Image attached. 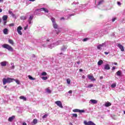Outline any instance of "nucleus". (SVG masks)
Here are the masks:
<instances>
[{"label": "nucleus", "mask_w": 125, "mask_h": 125, "mask_svg": "<svg viewBox=\"0 0 125 125\" xmlns=\"http://www.w3.org/2000/svg\"><path fill=\"white\" fill-rule=\"evenodd\" d=\"M53 26L54 28H55V29L58 28V25L57 23H53Z\"/></svg>", "instance_id": "nucleus-25"}, {"label": "nucleus", "mask_w": 125, "mask_h": 125, "mask_svg": "<svg viewBox=\"0 0 125 125\" xmlns=\"http://www.w3.org/2000/svg\"><path fill=\"white\" fill-rule=\"evenodd\" d=\"M13 81H15L14 79L8 78H3L2 80L3 84L5 85L6 83H10L13 82Z\"/></svg>", "instance_id": "nucleus-1"}, {"label": "nucleus", "mask_w": 125, "mask_h": 125, "mask_svg": "<svg viewBox=\"0 0 125 125\" xmlns=\"http://www.w3.org/2000/svg\"><path fill=\"white\" fill-rule=\"evenodd\" d=\"M2 12V9L0 8V13Z\"/></svg>", "instance_id": "nucleus-53"}, {"label": "nucleus", "mask_w": 125, "mask_h": 125, "mask_svg": "<svg viewBox=\"0 0 125 125\" xmlns=\"http://www.w3.org/2000/svg\"><path fill=\"white\" fill-rule=\"evenodd\" d=\"M55 18H51V21H52V22H53V23H55Z\"/></svg>", "instance_id": "nucleus-28"}, {"label": "nucleus", "mask_w": 125, "mask_h": 125, "mask_svg": "<svg viewBox=\"0 0 125 125\" xmlns=\"http://www.w3.org/2000/svg\"><path fill=\"white\" fill-rule=\"evenodd\" d=\"M28 78H29V80H36V78H34L30 75L28 76Z\"/></svg>", "instance_id": "nucleus-27"}, {"label": "nucleus", "mask_w": 125, "mask_h": 125, "mask_svg": "<svg viewBox=\"0 0 125 125\" xmlns=\"http://www.w3.org/2000/svg\"><path fill=\"white\" fill-rule=\"evenodd\" d=\"M14 81L16 82V83H17L18 84H20V81H19V80H15V79Z\"/></svg>", "instance_id": "nucleus-40"}, {"label": "nucleus", "mask_w": 125, "mask_h": 125, "mask_svg": "<svg viewBox=\"0 0 125 125\" xmlns=\"http://www.w3.org/2000/svg\"><path fill=\"white\" fill-rule=\"evenodd\" d=\"M8 42H9V43H10L12 45H13L14 44V42L11 39H10V40H8Z\"/></svg>", "instance_id": "nucleus-22"}, {"label": "nucleus", "mask_w": 125, "mask_h": 125, "mask_svg": "<svg viewBox=\"0 0 125 125\" xmlns=\"http://www.w3.org/2000/svg\"><path fill=\"white\" fill-rule=\"evenodd\" d=\"M73 112L76 113V112H80V113H84V110H80L79 109H74L73 110Z\"/></svg>", "instance_id": "nucleus-7"}, {"label": "nucleus", "mask_w": 125, "mask_h": 125, "mask_svg": "<svg viewBox=\"0 0 125 125\" xmlns=\"http://www.w3.org/2000/svg\"><path fill=\"white\" fill-rule=\"evenodd\" d=\"M80 63H81V62H80V61H78V62H77V63L78 64H79Z\"/></svg>", "instance_id": "nucleus-49"}, {"label": "nucleus", "mask_w": 125, "mask_h": 125, "mask_svg": "<svg viewBox=\"0 0 125 125\" xmlns=\"http://www.w3.org/2000/svg\"><path fill=\"white\" fill-rule=\"evenodd\" d=\"M7 88V86H4V88Z\"/></svg>", "instance_id": "nucleus-58"}, {"label": "nucleus", "mask_w": 125, "mask_h": 125, "mask_svg": "<svg viewBox=\"0 0 125 125\" xmlns=\"http://www.w3.org/2000/svg\"><path fill=\"white\" fill-rule=\"evenodd\" d=\"M84 125H95V124H94L93 122L91 121L87 122L86 121H84Z\"/></svg>", "instance_id": "nucleus-6"}, {"label": "nucleus", "mask_w": 125, "mask_h": 125, "mask_svg": "<svg viewBox=\"0 0 125 125\" xmlns=\"http://www.w3.org/2000/svg\"><path fill=\"white\" fill-rule=\"evenodd\" d=\"M117 4L118 5H121V3L119 1L117 2Z\"/></svg>", "instance_id": "nucleus-43"}, {"label": "nucleus", "mask_w": 125, "mask_h": 125, "mask_svg": "<svg viewBox=\"0 0 125 125\" xmlns=\"http://www.w3.org/2000/svg\"><path fill=\"white\" fill-rule=\"evenodd\" d=\"M93 87V84H89L88 86H87V87H88V88H91V87Z\"/></svg>", "instance_id": "nucleus-37"}, {"label": "nucleus", "mask_w": 125, "mask_h": 125, "mask_svg": "<svg viewBox=\"0 0 125 125\" xmlns=\"http://www.w3.org/2000/svg\"><path fill=\"white\" fill-rule=\"evenodd\" d=\"M47 42H49V40H47Z\"/></svg>", "instance_id": "nucleus-61"}, {"label": "nucleus", "mask_w": 125, "mask_h": 125, "mask_svg": "<svg viewBox=\"0 0 125 125\" xmlns=\"http://www.w3.org/2000/svg\"><path fill=\"white\" fill-rule=\"evenodd\" d=\"M87 78L91 80L92 81H96V79L94 78V76H91L90 75H87Z\"/></svg>", "instance_id": "nucleus-9"}, {"label": "nucleus", "mask_w": 125, "mask_h": 125, "mask_svg": "<svg viewBox=\"0 0 125 125\" xmlns=\"http://www.w3.org/2000/svg\"><path fill=\"white\" fill-rule=\"evenodd\" d=\"M82 78H83V79H85V76H84V75H83Z\"/></svg>", "instance_id": "nucleus-48"}, {"label": "nucleus", "mask_w": 125, "mask_h": 125, "mask_svg": "<svg viewBox=\"0 0 125 125\" xmlns=\"http://www.w3.org/2000/svg\"><path fill=\"white\" fill-rule=\"evenodd\" d=\"M115 20H116V18H113V19H112V22H114L115 21Z\"/></svg>", "instance_id": "nucleus-47"}, {"label": "nucleus", "mask_w": 125, "mask_h": 125, "mask_svg": "<svg viewBox=\"0 0 125 125\" xmlns=\"http://www.w3.org/2000/svg\"><path fill=\"white\" fill-rule=\"evenodd\" d=\"M117 46L118 47H119V48L121 49V51L124 52L125 51L124 47L121 44H118Z\"/></svg>", "instance_id": "nucleus-8"}, {"label": "nucleus", "mask_w": 125, "mask_h": 125, "mask_svg": "<svg viewBox=\"0 0 125 125\" xmlns=\"http://www.w3.org/2000/svg\"><path fill=\"white\" fill-rule=\"evenodd\" d=\"M3 33L5 35L8 34V29L7 28L4 29Z\"/></svg>", "instance_id": "nucleus-23"}, {"label": "nucleus", "mask_w": 125, "mask_h": 125, "mask_svg": "<svg viewBox=\"0 0 125 125\" xmlns=\"http://www.w3.org/2000/svg\"><path fill=\"white\" fill-rule=\"evenodd\" d=\"M15 118V116H12L11 117H9L8 121V122H12L13 120H14Z\"/></svg>", "instance_id": "nucleus-12"}, {"label": "nucleus", "mask_w": 125, "mask_h": 125, "mask_svg": "<svg viewBox=\"0 0 125 125\" xmlns=\"http://www.w3.org/2000/svg\"><path fill=\"white\" fill-rule=\"evenodd\" d=\"M47 116H48V114H44L43 115V116L42 117V119H44L46 118V117H47Z\"/></svg>", "instance_id": "nucleus-31"}, {"label": "nucleus", "mask_w": 125, "mask_h": 125, "mask_svg": "<svg viewBox=\"0 0 125 125\" xmlns=\"http://www.w3.org/2000/svg\"><path fill=\"white\" fill-rule=\"evenodd\" d=\"M22 125H27V124L25 122H24L22 123Z\"/></svg>", "instance_id": "nucleus-51"}, {"label": "nucleus", "mask_w": 125, "mask_h": 125, "mask_svg": "<svg viewBox=\"0 0 125 125\" xmlns=\"http://www.w3.org/2000/svg\"><path fill=\"white\" fill-rule=\"evenodd\" d=\"M115 67H112V70H115Z\"/></svg>", "instance_id": "nucleus-56"}, {"label": "nucleus", "mask_w": 125, "mask_h": 125, "mask_svg": "<svg viewBox=\"0 0 125 125\" xmlns=\"http://www.w3.org/2000/svg\"><path fill=\"white\" fill-rule=\"evenodd\" d=\"M15 24L14 23H10V24H9V26L10 27H13L14 26Z\"/></svg>", "instance_id": "nucleus-38"}, {"label": "nucleus", "mask_w": 125, "mask_h": 125, "mask_svg": "<svg viewBox=\"0 0 125 125\" xmlns=\"http://www.w3.org/2000/svg\"><path fill=\"white\" fill-rule=\"evenodd\" d=\"M72 117L74 118H77L78 115L77 114H72Z\"/></svg>", "instance_id": "nucleus-33"}, {"label": "nucleus", "mask_w": 125, "mask_h": 125, "mask_svg": "<svg viewBox=\"0 0 125 125\" xmlns=\"http://www.w3.org/2000/svg\"><path fill=\"white\" fill-rule=\"evenodd\" d=\"M20 99H21V100H23V101H27L26 97H25L23 96H20Z\"/></svg>", "instance_id": "nucleus-19"}, {"label": "nucleus", "mask_w": 125, "mask_h": 125, "mask_svg": "<svg viewBox=\"0 0 125 125\" xmlns=\"http://www.w3.org/2000/svg\"><path fill=\"white\" fill-rule=\"evenodd\" d=\"M47 75V74L45 72H42V76H46Z\"/></svg>", "instance_id": "nucleus-32"}, {"label": "nucleus", "mask_w": 125, "mask_h": 125, "mask_svg": "<svg viewBox=\"0 0 125 125\" xmlns=\"http://www.w3.org/2000/svg\"><path fill=\"white\" fill-rule=\"evenodd\" d=\"M55 104H57V105H58L60 108H63L62 103L61 101H56Z\"/></svg>", "instance_id": "nucleus-5"}, {"label": "nucleus", "mask_w": 125, "mask_h": 125, "mask_svg": "<svg viewBox=\"0 0 125 125\" xmlns=\"http://www.w3.org/2000/svg\"><path fill=\"white\" fill-rule=\"evenodd\" d=\"M4 22H3V25H6V23H7V21H4Z\"/></svg>", "instance_id": "nucleus-42"}, {"label": "nucleus", "mask_w": 125, "mask_h": 125, "mask_svg": "<svg viewBox=\"0 0 125 125\" xmlns=\"http://www.w3.org/2000/svg\"><path fill=\"white\" fill-rule=\"evenodd\" d=\"M110 67L109 64H107L105 65H104V70H110Z\"/></svg>", "instance_id": "nucleus-15"}, {"label": "nucleus", "mask_w": 125, "mask_h": 125, "mask_svg": "<svg viewBox=\"0 0 125 125\" xmlns=\"http://www.w3.org/2000/svg\"><path fill=\"white\" fill-rule=\"evenodd\" d=\"M100 79H101V80L103 79V76L100 77Z\"/></svg>", "instance_id": "nucleus-50"}, {"label": "nucleus", "mask_w": 125, "mask_h": 125, "mask_svg": "<svg viewBox=\"0 0 125 125\" xmlns=\"http://www.w3.org/2000/svg\"><path fill=\"white\" fill-rule=\"evenodd\" d=\"M46 92L49 93V94L51 93V90L49 88H47L46 89Z\"/></svg>", "instance_id": "nucleus-34"}, {"label": "nucleus", "mask_w": 125, "mask_h": 125, "mask_svg": "<svg viewBox=\"0 0 125 125\" xmlns=\"http://www.w3.org/2000/svg\"><path fill=\"white\" fill-rule=\"evenodd\" d=\"M88 40V38H84L83 39V42H86Z\"/></svg>", "instance_id": "nucleus-39"}, {"label": "nucleus", "mask_w": 125, "mask_h": 125, "mask_svg": "<svg viewBox=\"0 0 125 125\" xmlns=\"http://www.w3.org/2000/svg\"><path fill=\"white\" fill-rule=\"evenodd\" d=\"M60 32V31H57L56 34L58 35Z\"/></svg>", "instance_id": "nucleus-52"}, {"label": "nucleus", "mask_w": 125, "mask_h": 125, "mask_svg": "<svg viewBox=\"0 0 125 125\" xmlns=\"http://www.w3.org/2000/svg\"><path fill=\"white\" fill-rule=\"evenodd\" d=\"M79 71H80V72H82L83 71V70H82V69H80Z\"/></svg>", "instance_id": "nucleus-54"}, {"label": "nucleus", "mask_w": 125, "mask_h": 125, "mask_svg": "<svg viewBox=\"0 0 125 125\" xmlns=\"http://www.w3.org/2000/svg\"><path fill=\"white\" fill-rule=\"evenodd\" d=\"M38 11H44V12L48 13V10L46 8H41L37 10Z\"/></svg>", "instance_id": "nucleus-4"}, {"label": "nucleus", "mask_w": 125, "mask_h": 125, "mask_svg": "<svg viewBox=\"0 0 125 125\" xmlns=\"http://www.w3.org/2000/svg\"><path fill=\"white\" fill-rule=\"evenodd\" d=\"M31 124L32 125H36L37 124H38V120H37L36 119H34Z\"/></svg>", "instance_id": "nucleus-16"}, {"label": "nucleus", "mask_w": 125, "mask_h": 125, "mask_svg": "<svg viewBox=\"0 0 125 125\" xmlns=\"http://www.w3.org/2000/svg\"><path fill=\"white\" fill-rule=\"evenodd\" d=\"M114 117H115V115H113Z\"/></svg>", "instance_id": "nucleus-63"}, {"label": "nucleus", "mask_w": 125, "mask_h": 125, "mask_svg": "<svg viewBox=\"0 0 125 125\" xmlns=\"http://www.w3.org/2000/svg\"><path fill=\"white\" fill-rule=\"evenodd\" d=\"M42 80L45 81L46 80H48V77H46H46H42Z\"/></svg>", "instance_id": "nucleus-29"}, {"label": "nucleus", "mask_w": 125, "mask_h": 125, "mask_svg": "<svg viewBox=\"0 0 125 125\" xmlns=\"http://www.w3.org/2000/svg\"><path fill=\"white\" fill-rule=\"evenodd\" d=\"M111 104L110 102H106L105 104H104V106H105L106 107H109L110 106H111Z\"/></svg>", "instance_id": "nucleus-20"}, {"label": "nucleus", "mask_w": 125, "mask_h": 125, "mask_svg": "<svg viewBox=\"0 0 125 125\" xmlns=\"http://www.w3.org/2000/svg\"><path fill=\"white\" fill-rule=\"evenodd\" d=\"M105 45V43H103V44H100L98 46H97V49H98L100 50H101L102 49V48L103 46Z\"/></svg>", "instance_id": "nucleus-10"}, {"label": "nucleus", "mask_w": 125, "mask_h": 125, "mask_svg": "<svg viewBox=\"0 0 125 125\" xmlns=\"http://www.w3.org/2000/svg\"><path fill=\"white\" fill-rule=\"evenodd\" d=\"M8 13L10 14V15H11L14 18H16V16L13 13V12L11 10L8 11Z\"/></svg>", "instance_id": "nucleus-13"}, {"label": "nucleus", "mask_w": 125, "mask_h": 125, "mask_svg": "<svg viewBox=\"0 0 125 125\" xmlns=\"http://www.w3.org/2000/svg\"><path fill=\"white\" fill-rule=\"evenodd\" d=\"M7 19H8V16L7 15H4L2 17V20H3V21H7Z\"/></svg>", "instance_id": "nucleus-18"}, {"label": "nucleus", "mask_w": 125, "mask_h": 125, "mask_svg": "<svg viewBox=\"0 0 125 125\" xmlns=\"http://www.w3.org/2000/svg\"><path fill=\"white\" fill-rule=\"evenodd\" d=\"M3 1V0H0V2Z\"/></svg>", "instance_id": "nucleus-60"}, {"label": "nucleus", "mask_w": 125, "mask_h": 125, "mask_svg": "<svg viewBox=\"0 0 125 125\" xmlns=\"http://www.w3.org/2000/svg\"><path fill=\"white\" fill-rule=\"evenodd\" d=\"M26 19H27L26 17L24 16L20 17V19L23 21L25 20Z\"/></svg>", "instance_id": "nucleus-24"}, {"label": "nucleus", "mask_w": 125, "mask_h": 125, "mask_svg": "<svg viewBox=\"0 0 125 125\" xmlns=\"http://www.w3.org/2000/svg\"><path fill=\"white\" fill-rule=\"evenodd\" d=\"M121 74H122V72L120 70H118L117 71V72H116V74L117 75V76H121Z\"/></svg>", "instance_id": "nucleus-26"}, {"label": "nucleus", "mask_w": 125, "mask_h": 125, "mask_svg": "<svg viewBox=\"0 0 125 125\" xmlns=\"http://www.w3.org/2000/svg\"><path fill=\"white\" fill-rule=\"evenodd\" d=\"M33 19V16H30V17L29 18V20H28V22H29V24H31V21Z\"/></svg>", "instance_id": "nucleus-11"}, {"label": "nucleus", "mask_w": 125, "mask_h": 125, "mask_svg": "<svg viewBox=\"0 0 125 125\" xmlns=\"http://www.w3.org/2000/svg\"><path fill=\"white\" fill-rule=\"evenodd\" d=\"M111 87L112 88H115L116 87V83H113L112 84H111Z\"/></svg>", "instance_id": "nucleus-35"}, {"label": "nucleus", "mask_w": 125, "mask_h": 125, "mask_svg": "<svg viewBox=\"0 0 125 125\" xmlns=\"http://www.w3.org/2000/svg\"><path fill=\"white\" fill-rule=\"evenodd\" d=\"M67 83L68 84H69L70 83H71V80H70V79H67Z\"/></svg>", "instance_id": "nucleus-30"}, {"label": "nucleus", "mask_w": 125, "mask_h": 125, "mask_svg": "<svg viewBox=\"0 0 125 125\" xmlns=\"http://www.w3.org/2000/svg\"><path fill=\"white\" fill-rule=\"evenodd\" d=\"M68 93L72 94V90H69V91H68Z\"/></svg>", "instance_id": "nucleus-45"}, {"label": "nucleus", "mask_w": 125, "mask_h": 125, "mask_svg": "<svg viewBox=\"0 0 125 125\" xmlns=\"http://www.w3.org/2000/svg\"><path fill=\"white\" fill-rule=\"evenodd\" d=\"M124 114H125V111H124Z\"/></svg>", "instance_id": "nucleus-62"}, {"label": "nucleus", "mask_w": 125, "mask_h": 125, "mask_svg": "<svg viewBox=\"0 0 125 125\" xmlns=\"http://www.w3.org/2000/svg\"><path fill=\"white\" fill-rule=\"evenodd\" d=\"M0 65L1 66H6L7 65V62L3 61L0 62Z\"/></svg>", "instance_id": "nucleus-14"}, {"label": "nucleus", "mask_w": 125, "mask_h": 125, "mask_svg": "<svg viewBox=\"0 0 125 125\" xmlns=\"http://www.w3.org/2000/svg\"><path fill=\"white\" fill-rule=\"evenodd\" d=\"M60 20L61 21H62V20H65V18L64 17L61 18Z\"/></svg>", "instance_id": "nucleus-46"}, {"label": "nucleus", "mask_w": 125, "mask_h": 125, "mask_svg": "<svg viewBox=\"0 0 125 125\" xmlns=\"http://www.w3.org/2000/svg\"><path fill=\"white\" fill-rule=\"evenodd\" d=\"M104 2V0H101L98 2V5H100L101 4H102Z\"/></svg>", "instance_id": "nucleus-36"}, {"label": "nucleus", "mask_w": 125, "mask_h": 125, "mask_svg": "<svg viewBox=\"0 0 125 125\" xmlns=\"http://www.w3.org/2000/svg\"><path fill=\"white\" fill-rule=\"evenodd\" d=\"M103 64V61L102 60H100L98 62H97V64H98L99 66Z\"/></svg>", "instance_id": "nucleus-21"}, {"label": "nucleus", "mask_w": 125, "mask_h": 125, "mask_svg": "<svg viewBox=\"0 0 125 125\" xmlns=\"http://www.w3.org/2000/svg\"><path fill=\"white\" fill-rule=\"evenodd\" d=\"M1 21H2V20H1V19H0V23H1Z\"/></svg>", "instance_id": "nucleus-59"}, {"label": "nucleus", "mask_w": 125, "mask_h": 125, "mask_svg": "<svg viewBox=\"0 0 125 125\" xmlns=\"http://www.w3.org/2000/svg\"><path fill=\"white\" fill-rule=\"evenodd\" d=\"M104 54H105L106 55H107L108 54H109V53L107 52H104Z\"/></svg>", "instance_id": "nucleus-44"}, {"label": "nucleus", "mask_w": 125, "mask_h": 125, "mask_svg": "<svg viewBox=\"0 0 125 125\" xmlns=\"http://www.w3.org/2000/svg\"><path fill=\"white\" fill-rule=\"evenodd\" d=\"M2 47L8 49V51H13V48L11 46H10L8 44H4L2 45Z\"/></svg>", "instance_id": "nucleus-2"}, {"label": "nucleus", "mask_w": 125, "mask_h": 125, "mask_svg": "<svg viewBox=\"0 0 125 125\" xmlns=\"http://www.w3.org/2000/svg\"><path fill=\"white\" fill-rule=\"evenodd\" d=\"M28 25H26V26H25L24 28V30H26V29H28Z\"/></svg>", "instance_id": "nucleus-41"}, {"label": "nucleus", "mask_w": 125, "mask_h": 125, "mask_svg": "<svg viewBox=\"0 0 125 125\" xmlns=\"http://www.w3.org/2000/svg\"><path fill=\"white\" fill-rule=\"evenodd\" d=\"M90 102H91L92 104H98V101H97L96 100L92 99V100H90Z\"/></svg>", "instance_id": "nucleus-17"}, {"label": "nucleus", "mask_w": 125, "mask_h": 125, "mask_svg": "<svg viewBox=\"0 0 125 125\" xmlns=\"http://www.w3.org/2000/svg\"><path fill=\"white\" fill-rule=\"evenodd\" d=\"M22 27L21 26H19L17 28V32H18L19 35H22V32L21 31V30H22Z\"/></svg>", "instance_id": "nucleus-3"}, {"label": "nucleus", "mask_w": 125, "mask_h": 125, "mask_svg": "<svg viewBox=\"0 0 125 125\" xmlns=\"http://www.w3.org/2000/svg\"><path fill=\"white\" fill-rule=\"evenodd\" d=\"M114 64L116 65H118V63L117 62H115L114 63Z\"/></svg>", "instance_id": "nucleus-55"}, {"label": "nucleus", "mask_w": 125, "mask_h": 125, "mask_svg": "<svg viewBox=\"0 0 125 125\" xmlns=\"http://www.w3.org/2000/svg\"><path fill=\"white\" fill-rule=\"evenodd\" d=\"M29 1H31L32 2H34V1H35V0H29Z\"/></svg>", "instance_id": "nucleus-57"}]
</instances>
